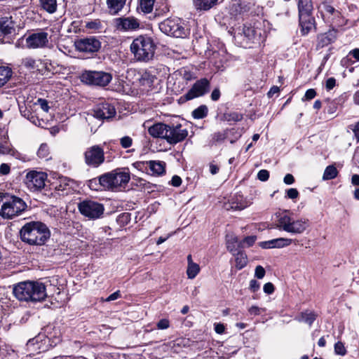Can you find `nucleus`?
<instances>
[{"label":"nucleus","mask_w":359,"mask_h":359,"mask_svg":"<svg viewBox=\"0 0 359 359\" xmlns=\"http://www.w3.org/2000/svg\"><path fill=\"white\" fill-rule=\"evenodd\" d=\"M13 293L20 302L36 303L43 301L46 297V286L37 281H22L13 286Z\"/></svg>","instance_id":"f257e3e1"},{"label":"nucleus","mask_w":359,"mask_h":359,"mask_svg":"<svg viewBox=\"0 0 359 359\" xmlns=\"http://www.w3.org/2000/svg\"><path fill=\"white\" fill-rule=\"evenodd\" d=\"M21 240L31 245H43L49 239L50 232L47 226L41 222H29L20 229Z\"/></svg>","instance_id":"f03ea898"},{"label":"nucleus","mask_w":359,"mask_h":359,"mask_svg":"<svg viewBox=\"0 0 359 359\" xmlns=\"http://www.w3.org/2000/svg\"><path fill=\"white\" fill-rule=\"evenodd\" d=\"M130 48L136 61L148 62L153 60L156 46L152 38L141 35L133 41Z\"/></svg>","instance_id":"7ed1b4c3"},{"label":"nucleus","mask_w":359,"mask_h":359,"mask_svg":"<svg viewBox=\"0 0 359 359\" xmlns=\"http://www.w3.org/2000/svg\"><path fill=\"white\" fill-rule=\"evenodd\" d=\"M27 205L20 198L8 194H0V215L8 219H11L21 215Z\"/></svg>","instance_id":"20e7f679"},{"label":"nucleus","mask_w":359,"mask_h":359,"mask_svg":"<svg viewBox=\"0 0 359 359\" xmlns=\"http://www.w3.org/2000/svg\"><path fill=\"white\" fill-rule=\"evenodd\" d=\"M276 227L282 231L292 234H301L309 226L308 220L306 219H294L286 212L276 215Z\"/></svg>","instance_id":"39448f33"},{"label":"nucleus","mask_w":359,"mask_h":359,"mask_svg":"<svg viewBox=\"0 0 359 359\" xmlns=\"http://www.w3.org/2000/svg\"><path fill=\"white\" fill-rule=\"evenodd\" d=\"M160 30L168 36L184 38L189 34L185 23L178 18H167L158 25Z\"/></svg>","instance_id":"423d86ee"},{"label":"nucleus","mask_w":359,"mask_h":359,"mask_svg":"<svg viewBox=\"0 0 359 359\" xmlns=\"http://www.w3.org/2000/svg\"><path fill=\"white\" fill-rule=\"evenodd\" d=\"M130 180V173L126 169L118 168L102 175L105 189H115L124 187Z\"/></svg>","instance_id":"0eeeda50"},{"label":"nucleus","mask_w":359,"mask_h":359,"mask_svg":"<svg viewBox=\"0 0 359 359\" xmlns=\"http://www.w3.org/2000/svg\"><path fill=\"white\" fill-rule=\"evenodd\" d=\"M81 81L85 83L98 86H107L112 79L110 73L102 71H84L81 76Z\"/></svg>","instance_id":"6e6552de"},{"label":"nucleus","mask_w":359,"mask_h":359,"mask_svg":"<svg viewBox=\"0 0 359 359\" xmlns=\"http://www.w3.org/2000/svg\"><path fill=\"white\" fill-rule=\"evenodd\" d=\"M78 208L81 214L90 219H97L102 217L104 205L95 201L85 200L79 203Z\"/></svg>","instance_id":"1a4fd4ad"},{"label":"nucleus","mask_w":359,"mask_h":359,"mask_svg":"<svg viewBox=\"0 0 359 359\" xmlns=\"http://www.w3.org/2000/svg\"><path fill=\"white\" fill-rule=\"evenodd\" d=\"M209 88V81L205 78L201 79L194 83L191 88L186 94L180 97L179 101L184 102L201 97L208 92Z\"/></svg>","instance_id":"9d476101"},{"label":"nucleus","mask_w":359,"mask_h":359,"mask_svg":"<svg viewBox=\"0 0 359 359\" xmlns=\"http://www.w3.org/2000/svg\"><path fill=\"white\" fill-rule=\"evenodd\" d=\"M86 164L91 168H98L104 161V153L102 147L94 145L88 148L83 154Z\"/></svg>","instance_id":"9b49d317"},{"label":"nucleus","mask_w":359,"mask_h":359,"mask_svg":"<svg viewBox=\"0 0 359 359\" xmlns=\"http://www.w3.org/2000/svg\"><path fill=\"white\" fill-rule=\"evenodd\" d=\"M47 174L43 172L32 170L25 177V184L27 188L32 191L41 190L46 186Z\"/></svg>","instance_id":"f8f14e48"},{"label":"nucleus","mask_w":359,"mask_h":359,"mask_svg":"<svg viewBox=\"0 0 359 359\" xmlns=\"http://www.w3.org/2000/svg\"><path fill=\"white\" fill-rule=\"evenodd\" d=\"M74 46L79 52L92 54L100 49L101 42L95 36H88L75 40Z\"/></svg>","instance_id":"ddd939ff"},{"label":"nucleus","mask_w":359,"mask_h":359,"mask_svg":"<svg viewBox=\"0 0 359 359\" xmlns=\"http://www.w3.org/2000/svg\"><path fill=\"white\" fill-rule=\"evenodd\" d=\"M26 46L29 49L45 48L48 47V34L40 30L29 34L26 39Z\"/></svg>","instance_id":"4468645a"},{"label":"nucleus","mask_w":359,"mask_h":359,"mask_svg":"<svg viewBox=\"0 0 359 359\" xmlns=\"http://www.w3.org/2000/svg\"><path fill=\"white\" fill-rule=\"evenodd\" d=\"M115 114V107L108 102L99 103L93 109V116L100 120L111 118Z\"/></svg>","instance_id":"2eb2a0df"},{"label":"nucleus","mask_w":359,"mask_h":359,"mask_svg":"<svg viewBox=\"0 0 359 359\" xmlns=\"http://www.w3.org/2000/svg\"><path fill=\"white\" fill-rule=\"evenodd\" d=\"M188 135V130L182 128L181 125L176 126L168 127V135H166V141L171 144H176L183 141Z\"/></svg>","instance_id":"dca6fc26"},{"label":"nucleus","mask_w":359,"mask_h":359,"mask_svg":"<svg viewBox=\"0 0 359 359\" xmlns=\"http://www.w3.org/2000/svg\"><path fill=\"white\" fill-rule=\"evenodd\" d=\"M52 184L55 191L62 194H67L74 189L75 182L67 177L60 176Z\"/></svg>","instance_id":"f3484780"},{"label":"nucleus","mask_w":359,"mask_h":359,"mask_svg":"<svg viewBox=\"0 0 359 359\" xmlns=\"http://www.w3.org/2000/svg\"><path fill=\"white\" fill-rule=\"evenodd\" d=\"M116 27L118 30L131 31L136 29L140 26L137 19L134 17L118 18L115 19Z\"/></svg>","instance_id":"a211bd4d"},{"label":"nucleus","mask_w":359,"mask_h":359,"mask_svg":"<svg viewBox=\"0 0 359 359\" xmlns=\"http://www.w3.org/2000/svg\"><path fill=\"white\" fill-rule=\"evenodd\" d=\"M243 33L246 38L247 43H257L262 39V29L252 26L245 25Z\"/></svg>","instance_id":"6ab92c4d"},{"label":"nucleus","mask_w":359,"mask_h":359,"mask_svg":"<svg viewBox=\"0 0 359 359\" xmlns=\"http://www.w3.org/2000/svg\"><path fill=\"white\" fill-rule=\"evenodd\" d=\"M292 242L290 238H278L267 241H262L259 245L263 249L281 248L289 246Z\"/></svg>","instance_id":"aec40b11"},{"label":"nucleus","mask_w":359,"mask_h":359,"mask_svg":"<svg viewBox=\"0 0 359 359\" xmlns=\"http://www.w3.org/2000/svg\"><path fill=\"white\" fill-rule=\"evenodd\" d=\"M168 125L163 123H158L149 127L148 132L153 137L163 138L165 140L166 135H168Z\"/></svg>","instance_id":"412c9836"},{"label":"nucleus","mask_w":359,"mask_h":359,"mask_svg":"<svg viewBox=\"0 0 359 359\" xmlns=\"http://www.w3.org/2000/svg\"><path fill=\"white\" fill-rule=\"evenodd\" d=\"M299 25L302 34H307L315 27V20L311 15H299Z\"/></svg>","instance_id":"4be33fe9"},{"label":"nucleus","mask_w":359,"mask_h":359,"mask_svg":"<svg viewBox=\"0 0 359 359\" xmlns=\"http://www.w3.org/2000/svg\"><path fill=\"white\" fill-rule=\"evenodd\" d=\"M0 32L4 35L15 33V22L12 17H2L0 18Z\"/></svg>","instance_id":"5701e85b"},{"label":"nucleus","mask_w":359,"mask_h":359,"mask_svg":"<svg viewBox=\"0 0 359 359\" xmlns=\"http://www.w3.org/2000/svg\"><path fill=\"white\" fill-rule=\"evenodd\" d=\"M226 245L229 252L231 254H236V252L241 250L242 243L238 241L236 236L228 234L226 236Z\"/></svg>","instance_id":"b1692460"},{"label":"nucleus","mask_w":359,"mask_h":359,"mask_svg":"<svg viewBox=\"0 0 359 359\" xmlns=\"http://www.w3.org/2000/svg\"><path fill=\"white\" fill-rule=\"evenodd\" d=\"M219 0H192L194 8L198 11H208L218 4Z\"/></svg>","instance_id":"393cba45"},{"label":"nucleus","mask_w":359,"mask_h":359,"mask_svg":"<svg viewBox=\"0 0 359 359\" xmlns=\"http://www.w3.org/2000/svg\"><path fill=\"white\" fill-rule=\"evenodd\" d=\"M126 0H107L108 11L111 15H117L126 5Z\"/></svg>","instance_id":"a878e982"},{"label":"nucleus","mask_w":359,"mask_h":359,"mask_svg":"<svg viewBox=\"0 0 359 359\" xmlns=\"http://www.w3.org/2000/svg\"><path fill=\"white\" fill-rule=\"evenodd\" d=\"M320 12L323 18L328 19H333L335 17H339L340 15L339 11L336 10L333 6L330 5L327 2L324 1L320 6Z\"/></svg>","instance_id":"bb28decb"},{"label":"nucleus","mask_w":359,"mask_h":359,"mask_svg":"<svg viewBox=\"0 0 359 359\" xmlns=\"http://www.w3.org/2000/svg\"><path fill=\"white\" fill-rule=\"evenodd\" d=\"M149 169L153 175H161L165 172V163L160 161H147Z\"/></svg>","instance_id":"cd10ccee"},{"label":"nucleus","mask_w":359,"mask_h":359,"mask_svg":"<svg viewBox=\"0 0 359 359\" xmlns=\"http://www.w3.org/2000/svg\"><path fill=\"white\" fill-rule=\"evenodd\" d=\"M299 15L312 14L313 4L311 0H298Z\"/></svg>","instance_id":"c85d7f7f"},{"label":"nucleus","mask_w":359,"mask_h":359,"mask_svg":"<svg viewBox=\"0 0 359 359\" xmlns=\"http://www.w3.org/2000/svg\"><path fill=\"white\" fill-rule=\"evenodd\" d=\"M232 255L235 257L236 267L238 269H242L247 265L248 257L243 250L236 252V254Z\"/></svg>","instance_id":"c756f323"},{"label":"nucleus","mask_w":359,"mask_h":359,"mask_svg":"<svg viewBox=\"0 0 359 359\" xmlns=\"http://www.w3.org/2000/svg\"><path fill=\"white\" fill-rule=\"evenodd\" d=\"M316 318V315L312 312L306 311L302 312L301 314L297 318L299 322H303L311 326Z\"/></svg>","instance_id":"7c9ffc66"},{"label":"nucleus","mask_w":359,"mask_h":359,"mask_svg":"<svg viewBox=\"0 0 359 359\" xmlns=\"http://www.w3.org/2000/svg\"><path fill=\"white\" fill-rule=\"evenodd\" d=\"M11 76L12 71L9 67L0 66V88L9 81Z\"/></svg>","instance_id":"2f4dec72"},{"label":"nucleus","mask_w":359,"mask_h":359,"mask_svg":"<svg viewBox=\"0 0 359 359\" xmlns=\"http://www.w3.org/2000/svg\"><path fill=\"white\" fill-rule=\"evenodd\" d=\"M88 186L91 190L94 191H100L102 188L105 189V184L102 182V175L99 178L90 180Z\"/></svg>","instance_id":"473e14b6"},{"label":"nucleus","mask_w":359,"mask_h":359,"mask_svg":"<svg viewBox=\"0 0 359 359\" xmlns=\"http://www.w3.org/2000/svg\"><path fill=\"white\" fill-rule=\"evenodd\" d=\"M43 10L49 13H54L57 10V0H40Z\"/></svg>","instance_id":"72a5a7b5"},{"label":"nucleus","mask_w":359,"mask_h":359,"mask_svg":"<svg viewBox=\"0 0 359 359\" xmlns=\"http://www.w3.org/2000/svg\"><path fill=\"white\" fill-rule=\"evenodd\" d=\"M338 175V170L334 165H328L323 173V180H330L334 179Z\"/></svg>","instance_id":"f704fd0d"},{"label":"nucleus","mask_w":359,"mask_h":359,"mask_svg":"<svg viewBox=\"0 0 359 359\" xmlns=\"http://www.w3.org/2000/svg\"><path fill=\"white\" fill-rule=\"evenodd\" d=\"M208 109L205 105H201L198 108L195 109L191 114L195 119H201L207 116Z\"/></svg>","instance_id":"c9c22d12"},{"label":"nucleus","mask_w":359,"mask_h":359,"mask_svg":"<svg viewBox=\"0 0 359 359\" xmlns=\"http://www.w3.org/2000/svg\"><path fill=\"white\" fill-rule=\"evenodd\" d=\"M334 36L331 33H325L318 36V46L324 47L334 41Z\"/></svg>","instance_id":"e433bc0d"},{"label":"nucleus","mask_w":359,"mask_h":359,"mask_svg":"<svg viewBox=\"0 0 359 359\" xmlns=\"http://www.w3.org/2000/svg\"><path fill=\"white\" fill-rule=\"evenodd\" d=\"M155 76L148 72H144L140 78V81L142 85L150 86L153 84Z\"/></svg>","instance_id":"4c0bfd02"},{"label":"nucleus","mask_w":359,"mask_h":359,"mask_svg":"<svg viewBox=\"0 0 359 359\" xmlns=\"http://www.w3.org/2000/svg\"><path fill=\"white\" fill-rule=\"evenodd\" d=\"M155 0H140V8L141 10L145 13H151L154 8Z\"/></svg>","instance_id":"58836bf2"},{"label":"nucleus","mask_w":359,"mask_h":359,"mask_svg":"<svg viewBox=\"0 0 359 359\" xmlns=\"http://www.w3.org/2000/svg\"><path fill=\"white\" fill-rule=\"evenodd\" d=\"M200 266L198 264H194L187 266V275L188 278L194 279L199 273Z\"/></svg>","instance_id":"ea45409f"},{"label":"nucleus","mask_w":359,"mask_h":359,"mask_svg":"<svg viewBox=\"0 0 359 359\" xmlns=\"http://www.w3.org/2000/svg\"><path fill=\"white\" fill-rule=\"evenodd\" d=\"M11 151V145L8 141L6 135L0 140V154H7Z\"/></svg>","instance_id":"a19ab883"},{"label":"nucleus","mask_w":359,"mask_h":359,"mask_svg":"<svg viewBox=\"0 0 359 359\" xmlns=\"http://www.w3.org/2000/svg\"><path fill=\"white\" fill-rule=\"evenodd\" d=\"M37 155L41 158L48 159L49 155V149L46 144H41L37 151Z\"/></svg>","instance_id":"79ce46f5"},{"label":"nucleus","mask_w":359,"mask_h":359,"mask_svg":"<svg viewBox=\"0 0 359 359\" xmlns=\"http://www.w3.org/2000/svg\"><path fill=\"white\" fill-rule=\"evenodd\" d=\"M226 137V133L225 132H217L212 135V140L215 143H218L223 142Z\"/></svg>","instance_id":"37998d69"},{"label":"nucleus","mask_w":359,"mask_h":359,"mask_svg":"<svg viewBox=\"0 0 359 359\" xmlns=\"http://www.w3.org/2000/svg\"><path fill=\"white\" fill-rule=\"evenodd\" d=\"M22 64L25 67H27L28 69H34L36 67V60L31 57H25L22 60Z\"/></svg>","instance_id":"c03bdc74"},{"label":"nucleus","mask_w":359,"mask_h":359,"mask_svg":"<svg viewBox=\"0 0 359 359\" xmlns=\"http://www.w3.org/2000/svg\"><path fill=\"white\" fill-rule=\"evenodd\" d=\"M334 352L337 355H344L346 353V350L344 347V345L341 341H337L334 344Z\"/></svg>","instance_id":"a18cd8bd"},{"label":"nucleus","mask_w":359,"mask_h":359,"mask_svg":"<svg viewBox=\"0 0 359 359\" xmlns=\"http://www.w3.org/2000/svg\"><path fill=\"white\" fill-rule=\"evenodd\" d=\"M86 27L89 29L98 30L102 27L101 22L99 20H95L86 23Z\"/></svg>","instance_id":"49530a36"},{"label":"nucleus","mask_w":359,"mask_h":359,"mask_svg":"<svg viewBox=\"0 0 359 359\" xmlns=\"http://www.w3.org/2000/svg\"><path fill=\"white\" fill-rule=\"evenodd\" d=\"M120 144L124 149L130 147L133 144V139L129 136H124L120 139Z\"/></svg>","instance_id":"de8ad7c7"},{"label":"nucleus","mask_w":359,"mask_h":359,"mask_svg":"<svg viewBox=\"0 0 359 359\" xmlns=\"http://www.w3.org/2000/svg\"><path fill=\"white\" fill-rule=\"evenodd\" d=\"M256 240H257L256 236H249L245 237L241 242L242 248L244 245H245L247 247L252 246L255 243Z\"/></svg>","instance_id":"09e8293b"},{"label":"nucleus","mask_w":359,"mask_h":359,"mask_svg":"<svg viewBox=\"0 0 359 359\" xmlns=\"http://www.w3.org/2000/svg\"><path fill=\"white\" fill-rule=\"evenodd\" d=\"M156 326L158 330H165L170 327V322L168 319L163 318L157 323Z\"/></svg>","instance_id":"8fccbe9b"},{"label":"nucleus","mask_w":359,"mask_h":359,"mask_svg":"<svg viewBox=\"0 0 359 359\" xmlns=\"http://www.w3.org/2000/svg\"><path fill=\"white\" fill-rule=\"evenodd\" d=\"M269 177V172L266 170H261L257 173V178L262 181L265 182Z\"/></svg>","instance_id":"3c124183"},{"label":"nucleus","mask_w":359,"mask_h":359,"mask_svg":"<svg viewBox=\"0 0 359 359\" xmlns=\"http://www.w3.org/2000/svg\"><path fill=\"white\" fill-rule=\"evenodd\" d=\"M265 269L262 266H257L255 271V276L259 279H262L265 276Z\"/></svg>","instance_id":"603ef678"},{"label":"nucleus","mask_w":359,"mask_h":359,"mask_svg":"<svg viewBox=\"0 0 359 359\" xmlns=\"http://www.w3.org/2000/svg\"><path fill=\"white\" fill-rule=\"evenodd\" d=\"M316 95V92L314 89L311 88L306 91L304 97L302 98V100H310L314 98Z\"/></svg>","instance_id":"864d4df0"},{"label":"nucleus","mask_w":359,"mask_h":359,"mask_svg":"<svg viewBox=\"0 0 359 359\" xmlns=\"http://www.w3.org/2000/svg\"><path fill=\"white\" fill-rule=\"evenodd\" d=\"M299 192L297 189L290 188L287 191V196L290 199H295L298 197Z\"/></svg>","instance_id":"5fc2aeb1"},{"label":"nucleus","mask_w":359,"mask_h":359,"mask_svg":"<svg viewBox=\"0 0 359 359\" xmlns=\"http://www.w3.org/2000/svg\"><path fill=\"white\" fill-rule=\"evenodd\" d=\"M37 102L39 104V106L42 110H43L46 112L48 111L49 107H48V103L46 100L42 99V98H39L37 100Z\"/></svg>","instance_id":"6e6d98bb"},{"label":"nucleus","mask_w":359,"mask_h":359,"mask_svg":"<svg viewBox=\"0 0 359 359\" xmlns=\"http://www.w3.org/2000/svg\"><path fill=\"white\" fill-rule=\"evenodd\" d=\"M264 292L268 294H271L274 292V286L271 283H267L264 285Z\"/></svg>","instance_id":"4d7b16f0"},{"label":"nucleus","mask_w":359,"mask_h":359,"mask_svg":"<svg viewBox=\"0 0 359 359\" xmlns=\"http://www.w3.org/2000/svg\"><path fill=\"white\" fill-rule=\"evenodd\" d=\"M336 85V79L334 77H330L326 81V89L327 90H332Z\"/></svg>","instance_id":"13d9d810"},{"label":"nucleus","mask_w":359,"mask_h":359,"mask_svg":"<svg viewBox=\"0 0 359 359\" xmlns=\"http://www.w3.org/2000/svg\"><path fill=\"white\" fill-rule=\"evenodd\" d=\"M229 121H233L236 122L240 121L243 118V115L236 112L231 113L229 115Z\"/></svg>","instance_id":"bf43d9fd"},{"label":"nucleus","mask_w":359,"mask_h":359,"mask_svg":"<svg viewBox=\"0 0 359 359\" xmlns=\"http://www.w3.org/2000/svg\"><path fill=\"white\" fill-rule=\"evenodd\" d=\"M260 285L259 283L255 279H252L250 282V290L255 292L259 289Z\"/></svg>","instance_id":"052dcab7"},{"label":"nucleus","mask_w":359,"mask_h":359,"mask_svg":"<svg viewBox=\"0 0 359 359\" xmlns=\"http://www.w3.org/2000/svg\"><path fill=\"white\" fill-rule=\"evenodd\" d=\"M11 168L10 165L7 163H2L0 165V174L1 175H8L10 172Z\"/></svg>","instance_id":"680f3d73"},{"label":"nucleus","mask_w":359,"mask_h":359,"mask_svg":"<svg viewBox=\"0 0 359 359\" xmlns=\"http://www.w3.org/2000/svg\"><path fill=\"white\" fill-rule=\"evenodd\" d=\"M261 310L262 309H260L258 306H252L251 307L249 308L248 312L252 316H259L261 313Z\"/></svg>","instance_id":"e2e57ef3"},{"label":"nucleus","mask_w":359,"mask_h":359,"mask_svg":"<svg viewBox=\"0 0 359 359\" xmlns=\"http://www.w3.org/2000/svg\"><path fill=\"white\" fill-rule=\"evenodd\" d=\"M182 184V179L177 175H174L171 180V184L173 187H177Z\"/></svg>","instance_id":"0e129e2a"},{"label":"nucleus","mask_w":359,"mask_h":359,"mask_svg":"<svg viewBox=\"0 0 359 359\" xmlns=\"http://www.w3.org/2000/svg\"><path fill=\"white\" fill-rule=\"evenodd\" d=\"M225 327L222 323H215V331L217 334H223L224 332Z\"/></svg>","instance_id":"69168bd1"},{"label":"nucleus","mask_w":359,"mask_h":359,"mask_svg":"<svg viewBox=\"0 0 359 359\" xmlns=\"http://www.w3.org/2000/svg\"><path fill=\"white\" fill-rule=\"evenodd\" d=\"M121 297V292L119 290L116 291L115 292L110 294L106 299L107 302H111L116 300Z\"/></svg>","instance_id":"338daca9"},{"label":"nucleus","mask_w":359,"mask_h":359,"mask_svg":"<svg viewBox=\"0 0 359 359\" xmlns=\"http://www.w3.org/2000/svg\"><path fill=\"white\" fill-rule=\"evenodd\" d=\"M283 182L286 184H292L294 182V178L292 175L287 174L283 179Z\"/></svg>","instance_id":"774afa93"}]
</instances>
